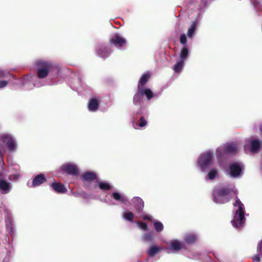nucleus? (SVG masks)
Here are the masks:
<instances>
[{
    "mask_svg": "<svg viewBox=\"0 0 262 262\" xmlns=\"http://www.w3.org/2000/svg\"><path fill=\"white\" fill-rule=\"evenodd\" d=\"M35 65L37 68V77L38 79L45 78L49 73L52 78H56L60 76L61 68L55 63L39 59L35 62Z\"/></svg>",
    "mask_w": 262,
    "mask_h": 262,
    "instance_id": "f257e3e1",
    "label": "nucleus"
},
{
    "mask_svg": "<svg viewBox=\"0 0 262 262\" xmlns=\"http://www.w3.org/2000/svg\"><path fill=\"white\" fill-rule=\"evenodd\" d=\"M234 191V187L223 184L216 185L213 192V201L215 203L224 204L231 199V193Z\"/></svg>",
    "mask_w": 262,
    "mask_h": 262,
    "instance_id": "f03ea898",
    "label": "nucleus"
},
{
    "mask_svg": "<svg viewBox=\"0 0 262 262\" xmlns=\"http://www.w3.org/2000/svg\"><path fill=\"white\" fill-rule=\"evenodd\" d=\"M241 145L236 142H227L220 145L216 149L215 155L219 163L224 156L235 155L238 153Z\"/></svg>",
    "mask_w": 262,
    "mask_h": 262,
    "instance_id": "7ed1b4c3",
    "label": "nucleus"
},
{
    "mask_svg": "<svg viewBox=\"0 0 262 262\" xmlns=\"http://www.w3.org/2000/svg\"><path fill=\"white\" fill-rule=\"evenodd\" d=\"M234 207L235 212L233 219L231 221V223L234 228L237 229L244 224L245 221V207L244 204L238 198H236Z\"/></svg>",
    "mask_w": 262,
    "mask_h": 262,
    "instance_id": "20e7f679",
    "label": "nucleus"
},
{
    "mask_svg": "<svg viewBox=\"0 0 262 262\" xmlns=\"http://www.w3.org/2000/svg\"><path fill=\"white\" fill-rule=\"evenodd\" d=\"M213 153L207 150L200 155L198 159V164L203 172H207L209 167L213 164Z\"/></svg>",
    "mask_w": 262,
    "mask_h": 262,
    "instance_id": "39448f33",
    "label": "nucleus"
},
{
    "mask_svg": "<svg viewBox=\"0 0 262 262\" xmlns=\"http://www.w3.org/2000/svg\"><path fill=\"white\" fill-rule=\"evenodd\" d=\"M35 77L31 75H26L23 78H20L15 82L16 84H21L27 90H31L33 86L41 87L46 84L45 82L40 79L35 80Z\"/></svg>",
    "mask_w": 262,
    "mask_h": 262,
    "instance_id": "423d86ee",
    "label": "nucleus"
},
{
    "mask_svg": "<svg viewBox=\"0 0 262 262\" xmlns=\"http://www.w3.org/2000/svg\"><path fill=\"white\" fill-rule=\"evenodd\" d=\"M5 144L10 152H15L17 149V143L15 138L8 133L0 134V144Z\"/></svg>",
    "mask_w": 262,
    "mask_h": 262,
    "instance_id": "0eeeda50",
    "label": "nucleus"
},
{
    "mask_svg": "<svg viewBox=\"0 0 262 262\" xmlns=\"http://www.w3.org/2000/svg\"><path fill=\"white\" fill-rule=\"evenodd\" d=\"M60 170L63 173L72 176H77L79 174V170L77 165L72 162H67L62 165L60 167Z\"/></svg>",
    "mask_w": 262,
    "mask_h": 262,
    "instance_id": "6e6552de",
    "label": "nucleus"
},
{
    "mask_svg": "<svg viewBox=\"0 0 262 262\" xmlns=\"http://www.w3.org/2000/svg\"><path fill=\"white\" fill-rule=\"evenodd\" d=\"M243 165L238 162H232L230 164L227 174L233 178L240 176L242 172Z\"/></svg>",
    "mask_w": 262,
    "mask_h": 262,
    "instance_id": "1a4fd4ad",
    "label": "nucleus"
},
{
    "mask_svg": "<svg viewBox=\"0 0 262 262\" xmlns=\"http://www.w3.org/2000/svg\"><path fill=\"white\" fill-rule=\"evenodd\" d=\"M110 43L116 48L121 49L126 43L125 38L118 33H116L110 40Z\"/></svg>",
    "mask_w": 262,
    "mask_h": 262,
    "instance_id": "9d476101",
    "label": "nucleus"
},
{
    "mask_svg": "<svg viewBox=\"0 0 262 262\" xmlns=\"http://www.w3.org/2000/svg\"><path fill=\"white\" fill-rule=\"evenodd\" d=\"M166 244L169 246V250H171L172 252H178L183 249V244L178 239H172L168 242Z\"/></svg>",
    "mask_w": 262,
    "mask_h": 262,
    "instance_id": "9b49d317",
    "label": "nucleus"
},
{
    "mask_svg": "<svg viewBox=\"0 0 262 262\" xmlns=\"http://www.w3.org/2000/svg\"><path fill=\"white\" fill-rule=\"evenodd\" d=\"M97 55L101 58H106L111 53V50L109 47L104 45H99L96 48Z\"/></svg>",
    "mask_w": 262,
    "mask_h": 262,
    "instance_id": "f8f14e48",
    "label": "nucleus"
},
{
    "mask_svg": "<svg viewBox=\"0 0 262 262\" xmlns=\"http://www.w3.org/2000/svg\"><path fill=\"white\" fill-rule=\"evenodd\" d=\"M12 189V184L5 180L0 181V193L6 194L10 192Z\"/></svg>",
    "mask_w": 262,
    "mask_h": 262,
    "instance_id": "ddd939ff",
    "label": "nucleus"
},
{
    "mask_svg": "<svg viewBox=\"0 0 262 262\" xmlns=\"http://www.w3.org/2000/svg\"><path fill=\"white\" fill-rule=\"evenodd\" d=\"M47 181L45 175L42 173L39 174L36 176L33 181L32 184L29 186V182L27 183V185L30 187H36L39 186Z\"/></svg>",
    "mask_w": 262,
    "mask_h": 262,
    "instance_id": "4468645a",
    "label": "nucleus"
},
{
    "mask_svg": "<svg viewBox=\"0 0 262 262\" xmlns=\"http://www.w3.org/2000/svg\"><path fill=\"white\" fill-rule=\"evenodd\" d=\"M5 223L7 231L13 236L15 233V228L13 219L10 215H8L5 219Z\"/></svg>",
    "mask_w": 262,
    "mask_h": 262,
    "instance_id": "2eb2a0df",
    "label": "nucleus"
},
{
    "mask_svg": "<svg viewBox=\"0 0 262 262\" xmlns=\"http://www.w3.org/2000/svg\"><path fill=\"white\" fill-rule=\"evenodd\" d=\"M132 201L136 211L139 213H141L144 206V203L143 200L139 197L136 196L134 197L132 199Z\"/></svg>",
    "mask_w": 262,
    "mask_h": 262,
    "instance_id": "dca6fc26",
    "label": "nucleus"
},
{
    "mask_svg": "<svg viewBox=\"0 0 262 262\" xmlns=\"http://www.w3.org/2000/svg\"><path fill=\"white\" fill-rule=\"evenodd\" d=\"M98 98H92L90 99L88 104V110L90 112H96L99 108Z\"/></svg>",
    "mask_w": 262,
    "mask_h": 262,
    "instance_id": "f3484780",
    "label": "nucleus"
},
{
    "mask_svg": "<svg viewBox=\"0 0 262 262\" xmlns=\"http://www.w3.org/2000/svg\"><path fill=\"white\" fill-rule=\"evenodd\" d=\"M111 197L115 201L121 203H125L128 201L127 197L124 194L117 191L113 192L111 194Z\"/></svg>",
    "mask_w": 262,
    "mask_h": 262,
    "instance_id": "a211bd4d",
    "label": "nucleus"
},
{
    "mask_svg": "<svg viewBox=\"0 0 262 262\" xmlns=\"http://www.w3.org/2000/svg\"><path fill=\"white\" fill-rule=\"evenodd\" d=\"M141 91L142 92L143 96H145L147 100H150L154 97L157 98L159 97L160 93H154L152 91L148 88H141Z\"/></svg>",
    "mask_w": 262,
    "mask_h": 262,
    "instance_id": "6ab92c4d",
    "label": "nucleus"
},
{
    "mask_svg": "<svg viewBox=\"0 0 262 262\" xmlns=\"http://www.w3.org/2000/svg\"><path fill=\"white\" fill-rule=\"evenodd\" d=\"M51 186L55 192L58 193H64L67 191L64 185L61 183L53 182L51 184Z\"/></svg>",
    "mask_w": 262,
    "mask_h": 262,
    "instance_id": "aec40b11",
    "label": "nucleus"
},
{
    "mask_svg": "<svg viewBox=\"0 0 262 262\" xmlns=\"http://www.w3.org/2000/svg\"><path fill=\"white\" fill-rule=\"evenodd\" d=\"M261 143V141L259 140L251 139L249 144L251 151L254 153L257 152L260 147Z\"/></svg>",
    "mask_w": 262,
    "mask_h": 262,
    "instance_id": "412c9836",
    "label": "nucleus"
},
{
    "mask_svg": "<svg viewBox=\"0 0 262 262\" xmlns=\"http://www.w3.org/2000/svg\"><path fill=\"white\" fill-rule=\"evenodd\" d=\"M198 236L194 233H187L184 238V241L188 244H191L197 241Z\"/></svg>",
    "mask_w": 262,
    "mask_h": 262,
    "instance_id": "4be33fe9",
    "label": "nucleus"
},
{
    "mask_svg": "<svg viewBox=\"0 0 262 262\" xmlns=\"http://www.w3.org/2000/svg\"><path fill=\"white\" fill-rule=\"evenodd\" d=\"M162 249V248L156 245H152L147 250V254L149 257H154L159 253Z\"/></svg>",
    "mask_w": 262,
    "mask_h": 262,
    "instance_id": "5701e85b",
    "label": "nucleus"
},
{
    "mask_svg": "<svg viewBox=\"0 0 262 262\" xmlns=\"http://www.w3.org/2000/svg\"><path fill=\"white\" fill-rule=\"evenodd\" d=\"M150 77V74L149 73L146 72L144 73L139 81L138 88H144L143 85L147 83Z\"/></svg>",
    "mask_w": 262,
    "mask_h": 262,
    "instance_id": "b1692460",
    "label": "nucleus"
},
{
    "mask_svg": "<svg viewBox=\"0 0 262 262\" xmlns=\"http://www.w3.org/2000/svg\"><path fill=\"white\" fill-rule=\"evenodd\" d=\"M96 178V174L93 172H86L82 175V179L84 181H90L95 180Z\"/></svg>",
    "mask_w": 262,
    "mask_h": 262,
    "instance_id": "393cba45",
    "label": "nucleus"
},
{
    "mask_svg": "<svg viewBox=\"0 0 262 262\" xmlns=\"http://www.w3.org/2000/svg\"><path fill=\"white\" fill-rule=\"evenodd\" d=\"M143 97V95L141 91V88H138V91L134 96V103L140 104L142 100Z\"/></svg>",
    "mask_w": 262,
    "mask_h": 262,
    "instance_id": "a878e982",
    "label": "nucleus"
},
{
    "mask_svg": "<svg viewBox=\"0 0 262 262\" xmlns=\"http://www.w3.org/2000/svg\"><path fill=\"white\" fill-rule=\"evenodd\" d=\"M197 24V20H195V21L192 23L191 25L189 27L187 33V36L189 38H192L193 37V34L196 30Z\"/></svg>",
    "mask_w": 262,
    "mask_h": 262,
    "instance_id": "bb28decb",
    "label": "nucleus"
},
{
    "mask_svg": "<svg viewBox=\"0 0 262 262\" xmlns=\"http://www.w3.org/2000/svg\"><path fill=\"white\" fill-rule=\"evenodd\" d=\"M98 186L101 190L103 191L110 190L113 187L112 185L105 182H98Z\"/></svg>",
    "mask_w": 262,
    "mask_h": 262,
    "instance_id": "cd10ccee",
    "label": "nucleus"
},
{
    "mask_svg": "<svg viewBox=\"0 0 262 262\" xmlns=\"http://www.w3.org/2000/svg\"><path fill=\"white\" fill-rule=\"evenodd\" d=\"M188 56V48L186 46H185L181 50L180 58V60L183 61L187 58Z\"/></svg>",
    "mask_w": 262,
    "mask_h": 262,
    "instance_id": "c85d7f7f",
    "label": "nucleus"
},
{
    "mask_svg": "<svg viewBox=\"0 0 262 262\" xmlns=\"http://www.w3.org/2000/svg\"><path fill=\"white\" fill-rule=\"evenodd\" d=\"M152 223L154 225V227L157 232H161L163 230L164 226L161 222L155 220H153Z\"/></svg>",
    "mask_w": 262,
    "mask_h": 262,
    "instance_id": "c756f323",
    "label": "nucleus"
},
{
    "mask_svg": "<svg viewBox=\"0 0 262 262\" xmlns=\"http://www.w3.org/2000/svg\"><path fill=\"white\" fill-rule=\"evenodd\" d=\"M141 239L145 242H152L154 239V234L152 232L144 233L142 235Z\"/></svg>",
    "mask_w": 262,
    "mask_h": 262,
    "instance_id": "7c9ffc66",
    "label": "nucleus"
},
{
    "mask_svg": "<svg viewBox=\"0 0 262 262\" xmlns=\"http://www.w3.org/2000/svg\"><path fill=\"white\" fill-rule=\"evenodd\" d=\"M218 176V170L216 168H211L209 171L207 178L209 180H213Z\"/></svg>",
    "mask_w": 262,
    "mask_h": 262,
    "instance_id": "2f4dec72",
    "label": "nucleus"
},
{
    "mask_svg": "<svg viewBox=\"0 0 262 262\" xmlns=\"http://www.w3.org/2000/svg\"><path fill=\"white\" fill-rule=\"evenodd\" d=\"M184 65V62L182 61H178L173 67V70L176 73L181 72Z\"/></svg>",
    "mask_w": 262,
    "mask_h": 262,
    "instance_id": "473e14b6",
    "label": "nucleus"
},
{
    "mask_svg": "<svg viewBox=\"0 0 262 262\" xmlns=\"http://www.w3.org/2000/svg\"><path fill=\"white\" fill-rule=\"evenodd\" d=\"M134 214L130 211H126L122 214V217L126 221L133 222Z\"/></svg>",
    "mask_w": 262,
    "mask_h": 262,
    "instance_id": "72a5a7b5",
    "label": "nucleus"
},
{
    "mask_svg": "<svg viewBox=\"0 0 262 262\" xmlns=\"http://www.w3.org/2000/svg\"><path fill=\"white\" fill-rule=\"evenodd\" d=\"M136 224L140 229L144 231H147L148 230V225L146 223L137 222H136Z\"/></svg>",
    "mask_w": 262,
    "mask_h": 262,
    "instance_id": "f704fd0d",
    "label": "nucleus"
},
{
    "mask_svg": "<svg viewBox=\"0 0 262 262\" xmlns=\"http://www.w3.org/2000/svg\"><path fill=\"white\" fill-rule=\"evenodd\" d=\"M147 122L144 117H141L140 118L139 123L138 124H136L140 127H143L147 125Z\"/></svg>",
    "mask_w": 262,
    "mask_h": 262,
    "instance_id": "c9c22d12",
    "label": "nucleus"
},
{
    "mask_svg": "<svg viewBox=\"0 0 262 262\" xmlns=\"http://www.w3.org/2000/svg\"><path fill=\"white\" fill-rule=\"evenodd\" d=\"M20 177L18 173L11 174L9 176V179L10 181H16Z\"/></svg>",
    "mask_w": 262,
    "mask_h": 262,
    "instance_id": "e433bc0d",
    "label": "nucleus"
},
{
    "mask_svg": "<svg viewBox=\"0 0 262 262\" xmlns=\"http://www.w3.org/2000/svg\"><path fill=\"white\" fill-rule=\"evenodd\" d=\"M11 261V251H7L5 257L2 262H10Z\"/></svg>",
    "mask_w": 262,
    "mask_h": 262,
    "instance_id": "4c0bfd02",
    "label": "nucleus"
},
{
    "mask_svg": "<svg viewBox=\"0 0 262 262\" xmlns=\"http://www.w3.org/2000/svg\"><path fill=\"white\" fill-rule=\"evenodd\" d=\"M10 74L8 71L0 69V78H6Z\"/></svg>",
    "mask_w": 262,
    "mask_h": 262,
    "instance_id": "58836bf2",
    "label": "nucleus"
},
{
    "mask_svg": "<svg viewBox=\"0 0 262 262\" xmlns=\"http://www.w3.org/2000/svg\"><path fill=\"white\" fill-rule=\"evenodd\" d=\"M142 216L143 220L150 221L152 223L153 222V220H155V219H153L152 216L148 214H142Z\"/></svg>",
    "mask_w": 262,
    "mask_h": 262,
    "instance_id": "ea45409f",
    "label": "nucleus"
},
{
    "mask_svg": "<svg viewBox=\"0 0 262 262\" xmlns=\"http://www.w3.org/2000/svg\"><path fill=\"white\" fill-rule=\"evenodd\" d=\"M180 43L182 45H185L187 42V37L185 34H182L180 38Z\"/></svg>",
    "mask_w": 262,
    "mask_h": 262,
    "instance_id": "a19ab883",
    "label": "nucleus"
},
{
    "mask_svg": "<svg viewBox=\"0 0 262 262\" xmlns=\"http://www.w3.org/2000/svg\"><path fill=\"white\" fill-rule=\"evenodd\" d=\"M78 83L74 85L75 89L76 91L80 90V88L83 86V84L82 83L81 79L79 78H78Z\"/></svg>",
    "mask_w": 262,
    "mask_h": 262,
    "instance_id": "79ce46f5",
    "label": "nucleus"
},
{
    "mask_svg": "<svg viewBox=\"0 0 262 262\" xmlns=\"http://www.w3.org/2000/svg\"><path fill=\"white\" fill-rule=\"evenodd\" d=\"M8 84V81L6 80L0 81V89H2L6 86Z\"/></svg>",
    "mask_w": 262,
    "mask_h": 262,
    "instance_id": "37998d69",
    "label": "nucleus"
},
{
    "mask_svg": "<svg viewBox=\"0 0 262 262\" xmlns=\"http://www.w3.org/2000/svg\"><path fill=\"white\" fill-rule=\"evenodd\" d=\"M257 251L260 253L262 252V240L260 241L258 244Z\"/></svg>",
    "mask_w": 262,
    "mask_h": 262,
    "instance_id": "c03bdc74",
    "label": "nucleus"
},
{
    "mask_svg": "<svg viewBox=\"0 0 262 262\" xmlns=\"http://www.w3.org/2000/svg\"><path fill=\"white\" fill-rule=\"evenodd\" d=\"M253 260L254 262H260V257L258 255H256L253 258Z\"/></svg>",
    "mask_w": 262,
    "mask_h": 262,
    "instance_id": "a18cd8bd",
    "label": "nucleus"
},
{
    "mask_svg": "<svg viewBox=\"0 0 262 262\" xmlns=\"http://www.w3.org/2000/svg\"><path fill=\"white\" fill-rule=\"evenodd\" d=\"M0 163L1 164H3V154L1 149H0Z\"/></svg>",
    "mask_w": 262,
    "mask_h": 262,
    "instance_id": "49530a36",
    "label": "nucleus"
},
{
    "mask_svg": "<svg viewBox=\"0 0 262 262\" xmlns=\"http://www.w3.org/2000/svg\"><path fill=\"white\" fill-rule=\"evenodd\" d=\"M82 196L84 199H88L89 198V195L85 193H83Z\"/></svg>",
    "mask_w": 262,
    "mask_h": 262,
    "instance_id": "de8ad7c7",
    "label": "nucleus"
},
{
    "mask_svg": "<svg viewBox=\"0 0 262 262\" xmlns=\"http://www.w3.org/2000/svg\"><path fill=\"white\" fill-rule=\"evenodd\" d=\"M134 128H137V127L136 126H135L134 125Z\"/></svg>",
    "mask_w": 262,
    "mask_h": 262,
    "instance_id": "09e8293b",
    "label": "nucleus"
}]
</instances>
